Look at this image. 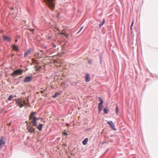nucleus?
<instances>
[{
  "label": "nucleus",
  "mask_w": 158,
  "mask_h": 158,
  "mask_svg": "<svg viewBox=\"0 0 158 158\" xmlns=\"http://www.w3.org/2000/svg\"><path fill=\"white\" fill-rule=\"evenodd\" d=\"M118 106H116V112L117 113H118Z\"/></svg>",
  "instance_id": "23"
},
{
  "label": "nucleus",
  "mask_w": 158,
  "mask_h": 158,
  "mask_svg": "<svg viewBox=\"0 0 158 158\" xmlns=\"http://www.w3.org/2000/svg\"><path fill=\"white\" fill-rule=\"evenodd\" d=\"M54 1L55 0H45L46 5L52 10H54L55 6Z\"/></svg>",
  "instance_id": "2"
},
{
  "label": "nucleus",
  "mask_w": 158,
  "mask_h": 158,
  "mask_svg": "<svg viewBox=\"0 0 158 158\" xmlns=\"http://www.w3.org/2000/svg\"><path fill=\"white\" fill-rule=\"evenodd\" d=\"M17 41H18L17 40H15V42H17Z\"/></svg>",
  "instance_id": "36"
},
{
  "label": "nucleus",
  "mask_w": 158,
  "mask_h": 158,
  "mask_svg": "<svg viewBox=\"0 0 158 158\" xmlns=\"http://www.w3.org/2000/svg\"><path fill=\"white\" fill-rule=\"evenodd\" d=\"M25 123H27V124H29L28 123L27 121L25 122Z\"/></svg>",
  "instance_id": "33"
},
{
  "label": "nucleus",
  "mask_w": 158,
  "mask_h": 158,
  "mask_svg": "<svg viewBox=\"0 0 158 158\" xmlns=\"http://www.w3.org/2000/svg\"><path fill=\"white\" fill-rule=\"evenodd\" d=\"M12 49L16 52H18L19 51V49L18 46L16 45L13 44L12 45Z\"/></svg>",
  "instance_id": "7"
},
{
  "label": "nucleus",
  "mask_w": 158,
  "mask_h": 158,
  "mask_svg": "<svg viewBox=\"0 0 158 158\" xmlns=\"http://www.w3.org/2000/svg\"><path fill=\"white\" fill-rule=\"evenodd\" d=\"M99 99L100 101V102L98 104V105H102L103 103V102L100 97L99 98Z\"/></svg>",
  "instance_id": "19"
},
{
  "label": "nucleus",
  "mask_w": 158,
  "mask_h": 158,
  "mask_svg": "<svg viewBox=\"0 0 158 158\" xmlns=\"http://www.w3.org/2000/svg\"><path fill=\"white\" fill-rule=\"evenodd\" d=\"M83 28V27H81V28H80V30L78 32H79Z\"/></svg>",
  "instance_id": "30"
},
{
  "label": "nucleus",
  "mask_w": 158,
  "mask_h": 158,
  "mask_svg": "<svg viewBox=\"0 0 158 158\" xmlns=\"http://www.w3.org/2000/svg\"><path fill=\"white\" fill-rule=\"evenodd\" d=\"M99 99L100 101V102L98 104V105H102L103 103V102L100 97L99 98Z\"/></svg>",
  "instance_id": "18"
},
{
  "label": "nucleus",
  "mask_w": 158,
  "mask_h": 158,
  "mask_svg": "<svg viewBox=\"0 0 158 158\" xmlns=\"http://www.w3.org/2000/svg\"><path fill=\"white\" fill-rule=\"evenodd\" d=\"M32 79V78L31 76H27L26 77L24 80L23 81L24 82H28L31 81Z\"/></svg>",
  "instance_id": "8"
},
{
  "label": "nucleus",
  "mask_w": 158,
  "mask_h": 158,
  "mask_svg": "<svg viewBox=\"0 0 158 158\" xmlns=\"http://www.w3.org/2000/svg\"><path fill=\"white\" fill-rule=\"evenodd\" d=\"M85 81L86 82H89L90 81V78L89 74L87 73L85 76Z\"/></svg>",
  "instance_id": "11"
},
{
  "label": "nucleus",
  "mask_w": 158,
  "mask_h": 158,
  "mask_svg": "<svg viewBox=\"0 0 158 158\" xmlns=\"http://www.w3.org/2000/svg\"><path fill=\"white\" fill-rule=\"evenodd\" d=\"M11 10H14V8H13V7H12V8H11Z\"/></svg>",
  "instance_id": "35"
},
{
  "label": "nucleus",
  "mask_w": 158,
  "mask_h": 158,
  "mask_svg": "<svg viewBox=\"0 0 158 158\" xmlns=\"http://www.w3.org/2000/svg\"><path fill=\"white\" fill-rule=\"evenodd\" d=\"M27 129L29 133H33L35 131V128H33V127L30 126V125L27 124Z\"/></svg>",
  "instance_id": "4"
},
{
  "label": "nucleus",
  "mask_w": 158,
  "mask_h": 158,
  "mask_svg": "<svg viewBox=\"0 0 158 158\" xmlns=\"http://www.w3.org/2000/svg\"><path fill=\"white\" fill-rule=\"evenodd\" d=\"M36 114L35 112H33L31 113L29 117V120L32 119L31 123L32 124L33 126L36 127L37 126V123L36 121L38 120V118L36 116H35Z\"/></svg>",
  "instance_id": "1"
},
{
  "label": "nucleus",
  "mask_w": 158,
  "mask_h": 158,
  "mask_svg": "<svg viewBox=\"0 0 158 158\" xmlns=\"http://www.w3.org/2000/svg\"><path fill=\"white\" fill-rule=\"evenodd\" d=\"M23 105H26V102L24 100L23 102Z\"/></svg>",
  "instance_id": "25"
},
{
  "label": "nucleus",
  "mask_w": 158,
  "mask_h": 158,
  "mask_svg": "<svg viewBox=\"0 0 158 158\" xmlns=\"http://www.w3.org/2000/svg\"><path fill=\"white\" fill-rule=\"evenodd\" d=\"M51 45L52 47H55L56 46V45L54 43H52Z\"/></svg>",
  "instance_id": "24"
},
{
  "label": "nucleus",
  "mask_w": 158,
  "mask_h": 158,
  "mask_svg": "<svg viewBox=\"0 0 158 158\" xmlns=\"http://www.w3.org/2000/svg\"><path fill=\"white\" fill-rule=\"evenodd\" d=\"M6 139L5 138L3 137H1L0 139V149L4 147L6 143Z\"/></svg>",
  "instance_id": "3"
},
{
  "label": "nucleus",
  "mask_w": 158,
  "mask_h": 158,
  "mask_svg": "<svg viewBox=\"0 0 158 158\" xmlns=\"http://www.w3.org/2000/svg\"><path fill=\"white\" fill-rule=\"evenodd\" d=\"M43 125L42 124H40L38 126H37V128L38 129L39 131H41Z\"/></svg>",
  "instance_id": "13"
},
{
  "label": "nucleus",
  "mask_w": 158,
  "mask_h": 158,
  "mask_svg": "<svg viewBox=\"0 0 158 158\" xmlns=\"http://www.w3.org/2000/svg\"><path fill=\"white\" fill-rule=\"evenodd\" d=\"M46 38L48 39V40H49V39H50L51 38V37L50 36H49V35H47L46 37Z\"/></svg>",
  "instance_id": "22"
},
{
  "label": "nucleus",
  "mask_w": 158,
  "mask_h": 158,
  "mask_svg": "<svg viewBox=\"0 0 158 158\" xmlns=\"http://www.w3.org/2000/svg\"><path fill=\"white\" fill-rule=\"evenodd\" d=\"M13 98V96L12 95H10L9 96L8 98V100L9 101H11L12 98Z\"/></svg>",
  "instance_id": "20"
},
{
  "label": "nucleus",
  "mask_w": 158,
  "mask_h": 158,
  "mask_svg": "<svg viewBox=\"0 0 158 158\" xmlns=\"http://www.w3.org/2000/svg\"><path fill=\"white\" fill-rule=\"evenodd\" d=\"M98 110L100 112L102 111V105H98Z\"/></svg>",
  "instance_id": "16"
},
{
  "label": "nucleus",
  "mask_w": 158,
  "mask_h": 158,
  "mask_svg": "<svg viewBox=\"0 0 158 158\" xmlns=\"http://www.w3.org/2000/svg\"><path fill=\"white\" fill-rule=\"evenodd\" d=\"M132 27L131 26V31L132 30Z\"/></svg>",
  "instance_id": "32"
},
{
  "label": "nucleus",
  "mask_w": 158,
  "mask_h": 158,
  "mask_svg": "<svg viewBox=\"0 0 158 158\" xmlns=\"http://www.w3.org/2000/svg\"><path fill=\"white\" fill-rule=\"evenodd\" d=\"M88 139L87 138H86L82 142V143L83 145H86L87 144L88 141Z\"/></svg>",
  "instance_id": "14"
},
{
  "label": "nucleus",
  "mask_w": 158,
  "mask_h": 158,
  "mask_svg": "<svg viewBox=\"0 0 158 158\" xmlns=\"http://www.w3.org/2000/svg\"><path fill=\"white\" fill-rule=\"evenodd\" d=\"M66 125L67 126H68L69 125V124L68 123H66Z\"/></svg>",
  "instance_id": "37"
},
{
  "label": "nucleus",
  "mask_w": 158,
  "mask_h": 158,
  "mask_svg": "<svg viewBox=\"0 0 158 158\" xmlns=\"http://www.w3.org/2000/svg\"><path fill=\"white\" fill-rule=\"evenodd\" d=\"M103 112L105 114H107L108 113V110L106 108L103 110Z\"/></svg>",
  "instance_id": "21"
},
{
  "label": "nucleus",
  "mask_w": 158,
  "mask_h": 158,
  "mask_svg": "<svg viewBox=\"0 0 158 158\" xmlns=\"http://www.w3.org/2000/svg\"><path fill=\"white\" fill-rule=\"evenodd\" d=\"M107 123L110 126V127H111L113 129L115 130H116V129L114 128L115 126L114 124L111 121H107Z\"/></svg>",
  "instance_id": "9"
},
{
  "label": "nucleus",
  "mask_w": 158,
  "mask_h": 158,
  "mask_svg": "<svg viewBox=\"0 0 158 158\" xmlns=\"http://www.w3.org/2000/svg\"><path fill=\"white\" fill-rule=\"evenodd\" d=\"M44 90L43 91H41L40 93H43L44 92Z\"/></svg>",
  "instance_id": "31"
},
{
  "label": "nucleus",
  "mask_w": 158,
  "mask_h": 158,
  "mask_svg": "<svg viewBox=\"0 0 158 158\" xmlns=\"http://www.w3.org/2000/svg\"><path fill=\"white\" fill-rule=\"evenodd\" d=\"M57 30H59V29H58V28H57Z\"/></svg>",
  "instance_id": "39"
},
{
  "label": "nucleus",
  "mask_w": 158,
  "mask_h": 158,
  "mask_svg": "<svg viewBox=\"0 0 158 158\" xmlns=\"http://www.w3.org/2000/svg\"><path fill=\"white\" fill-rule=\"evenodd\" d=\"M23 72V70L21 69L16 70L11 73L12 76L20 75L22 74Z\"/></svg>",
  "instance_id": "5"
},
{
  "label": "nucleus",
  "mask_w": 158,
  "mask_h": 158,
  "mask_svg": "<svg viewBox=\"0 0 158 158\" xmlns=\"http://www.w3.org/2000/svg\"><path fill=\"white\" fill-rule=\"evenodd\" d=\"M15 101L17 104L18 106L20 108H22L23 107V104L22 101L20 98H18Z\"/></svg>",
  "instance_id": "6"
},
{
  "label": "nucleus",
  "mask_w": 158,
  "mask_h": 158,
  "mask_svg": "<svg viewBox=\"0 0 158 158\" xmlns=\"http://www.w3.org/2000/svg\"><path fill=\"white\" fill-rule=\"evenodd\" d=\"M11 122H10V123L8 124V125H9V126H10V125H11Z\"/></svg>",
  "instance_id": "34"
},
{
  "label": "nucleus",
  "mask_w": 158,
  "mask_h": 158,
  "mask_svg": "<svg viewBox=\"0 0 158 158\" xmlns=\"http://www.w3.org/2000/svg\"><path fill=\"white\" fill-rule=\"evenodd\" d=\"M134 20H133V21H132V23H131V26H132H132H133V24H134Z\"/></svg>",
  "instance_id": "26"
},
{
  "label": "nucleus",
  "mask_w": 158,
  "mask_h": 158,
  "mask_svg": "<svg viewBox=\"0 0 158 158\" xmlns=\"http://www.w3.org/2000/svg\"><path fill=\"white\" fill-rule=\"evenodd\" d=\"M88 63L89 64H91L92 63V61L91 60L88 61Z\"/></svg>",
  "instance_id": "27"
},
{
  "label": "nucleus",
  "mask_w": 158,
  "mask_h": 158,
  "mask_svg": "<svg viewBox=\"0 0 158 158\" xmlns=\"http://www.w3.org/2000/svg\"><path fill=\"white\" fill-rule=\"evenodd\" d=\"M31 50L30 49H29L27 50L26 52L24 54L25 57H26L27 56L31 53Z\"/></svg>",
  "instance_id": "12"
},
{
  "label": "nucleus",
  "mask_w": 158,
  "mask_h": 158,
  "mask_svg": "<svg viewBox=\"0 0 158 158\" xmlns=\"http://www.w3.org/2000/svg\"><path fill=\"white\" fill-rule=\"evenodd\" d=\"M61 92H56L55 93L54 96H52L53 98H55L57 96L61 94Z\"/></svg>",
  "instance_id": "15"
},
{
  "label": "nucleus",
  "mask_w": 158,
  "mask_h": 158,
  "mask_svg": "<svg viewBox=\"0 0 158 158\" xmlns=\"http://www.w3.org/2000/svg\"><path fill=\"white\" fill-rule=\"evenodd\" d=\"M63 134L65 135H67V133L66 132H63Z\"/></svg>",
  "instance_id": "28"
},
{
  "label": "nucleus",
  "mask_w": 158,
  "mask_h": 158,
  "mask_svg": "<svg viewBox=\"0 0 158 158\" xmlns=\"http://www.w3.org/2000/svg\"><path fill=\"white\" fill-rule=\"evenodd\" d=\"M60 34L62 35H64V33L63 32L60 33Z\"/></svg>",
  "instance_id": "29"
},
{
  "label": "nucleus",
  "mask_w": 158,
  "mask_h": 158,
  "mask_svg": "<svg viewBox=\"0 0 158 158\" xmlns=\"http://www.w3.org/2000/svg\"><path fill=\"white\" fill-rule=\"evenodd\" d=\"M34 29H32V30H31V31H34Z\"/></svg>",
  "instance_id": "38"
},
{
  "label": "nucleus",
  "mask_w": 158,
  "mask_h": 158,
  "mask_svg": "<svg viewBox=\"0 0 158 158\" xmlns=\"http://www.w3.org/2000/svg\"><path fill=\"white\" fill-rule=\"evenodd\" d=\"M105 20L104 19H103V21H102L99 24V27L100 28L101 26H102L104 23Z\"/></svg>",
  "instance_id": "17"
},
{
  "label": "nucleus",
  "mask_w": 158,
  "mask_h": 158,
  "mask_svg": "<svg viewBox=\"0 0 158 158\" xmlns=\"http://www.w3.org/2000/svg\"><path fill=\"white\" fill-rule=\"evenodd\" d=\"M3 40L5 41H6L7 42H10L11 40V39L10 38L7 36L3 35Z\"/></svg>",
  "instance_id": "10"
}]
</instances>
